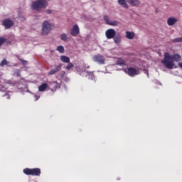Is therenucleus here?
<instances>
[{
    "label": "nucleus",
    "instance_id": "nucleus-10",
    "mask_svg": "<svg viewBox=\"0 0 182 182\" xmlns=\"http://www.w3.org/2000/svg\"><path fill=\"white\" fill-rule=\"evenodd\" d=\"M2 25L4 26L6 29H11V28L14 26V21L9 18H7L3 21Z\"/></svg>",
    "mask_w": 182,
    "mask_h": 182
},
{
    "label": "nucleus",
    "instance_id": "nucleus-8",
    "mask_svg": "<svg viewBox=\"0 0 182 182\" xmlns=\"http://www.w3.org/2000/svg\"><path fill=\"white\" fill-rule=\"evenodd\" d=\"M103 18H104L105 22H106L107 25H109L110 26H119V21H110V19L109 18V16H107V15H105Z\"/></svg>",
    "mask_w": 182,
    "mask_h": 182
},
{
    "label": "nucleus",
    "instance_id": "nucleus-33",
    "mask_svg": "<svg viewBox=\"0 0 182 182\" xmlns=\"http://www.w3.org/2000/svg\"><path fill=\"white\" fill-rule=\"evenodd\" d=\"M7 99H11V97L9 95H7Z\"/></svg>",
    "mask_w": 182,
    "mask_h": 182
},
{
    "label": "nucleus",
    "instance_id": "nucleus-11",
    "mask_svg": "<svg viewBox=\"0 0 182 182\" xmlns=\"http://www.w3.org/2000/svg\"><path fill=\"white\" fill-rule=\"evenodd\" d=\"M79 33H80L79 26H77V24H75L73 26V28L70 30V35H72V36H77Z\"/></svg>",
    "mask_w": 182,
    "mask_h": 182
},
{
    "label": "nucleus",
    "instance_id": "nucleus-28",
    "mask_svg": "<svg viewBox=\"0 0 182 182\" xmlns=\"http://www.w3.org/2000/svg\"><path fill=\"white\" fill-rule=\"evenodd\" d=\"M18 60H20V62H21L22 65H23V66H26V65H28V61L26 60H22L21 58H18Z\"/></svg>",
    "mask_w": 182,
    "mask_h": 182
},
{
    "label": "nucleus",
    "instance_id": "nucleus-25",
    "mask_svg": "<svg viewBox=\"0 0 182 182\" xmlns=\"http://www.w3.org/2000/svg\"><path fill=\"white\" fill-rule=\"evenodd\" d=\"M57 50L60 53H63L65 52V48L63 46H59L57 48Z\"/></svg>",
    "mask_w": 182,
    "mask_h": 182
},
{
    "label": "nucleus",
    "instance_id": "nucleus-18",
    "mask_svg": "<svg viewBox=\"0 0 182 182\" xmlns=\"http://www.w3.org/2000/svg\"><path fill=\"white\" fill-rule=\"evenodd\" d=\"M135 36L134 32L133 31H126V38L127 39H134Z\"/></svg>",
    "mask_w": 182,
    "mask_h": 182
},
{
    "label": "nucleus",
    "instance_id": "nucleus-5",
    "mask_svg": "<svg viewBox=\"0 0 182 182\" xmlns=\"http://www.w3.org/2000/svg\"><path fill=\"white\" fill-rule=\"evenodd\" d=\"M92 60L96 63H98V65H105L106 62V58H105V56L102 55L101 54H97V55H93Z\"/></svg>",
    "mask_w": 182,
    "mask_h": 182
},
{
    "label": "nucleus",
    "instance_id": "nucleus-32",
    "mask_svg": "<svg viewBox=\"0 0 182 182\" xmlns=\"http://www.w3.org/2000/svg\"><path fill=\"white\" fill-rule=\"evenodd\" d=\"M178 66H179V68H182V62H181V63H178Z\"/></svg>",
    "mask_w": 182,
    "mask_h": 182
},
{
    "label": "nucleus",
    "instance_id": "nucleus-22",
    "mask_svg": "<svg viewBox=\"0 0 182 182\" xmlns=\"http://www.w3.org/2000/svg\"><path fill=\"white\" fill-rule=\"evenodd\" d=\"M114 42L115 43H120L122 42V38L120 37V36H117L114 37Z\"/></svg>",
    "mask_w": 182,
    "mask_h": 182
},
{
    "label": "nucleus",
    "instance_id": "nucleus-12",
    "mask_svg": "<svg viewBox=\"0 0 182 182\" xmlns=\"http://www.w3.org/2000/svg\"><path fill=\"white\" fill-rule=\"evenodd\" d=\"M177 22H178V20L176 17H169L167 19V25L168 26H174Z\"/></svg>",
    "mask_w": 182,
    "mask_h": 182
},
{
    "label": "nucleus",
    "instance_id": "nucleus-4",
    "mask_svg": "<svg viewBox=\"0 0 182 182\" xmlns=\"http://www.w3.org/2000/svg\"><path fill=\"white\" fill-rule=\"evenodd\" d=\"M52 31V24L48 21H45L42 25V35H48Z\"/></svg>",
    "mask_w": 182,
    "mask_h": 182
},
{
    "label": "nucleus",
    "instance_id": "nucleus-13",
    "mask_svg": "<svg viewBox=\"0 0 182 182\" xmlns=\"http://www.w3.org/2000/svg\"><path fill=\"white\" fill-rule=\"evenodd\" d=\"M51 92H56L57 89H60V85L58 82H53L50 84V88Z\"/></svg>",
    "mask_w": 182,
    "mask_h": 182
},
{
    "label": "nucleus",
    "instance_id": "nucleus-31",
    "mask_svg": "<svg viewBox=\"0 0 182 182\" xmlns=\"http://www.w3.org/2000/svg\"><path fill=\"white\" fill-rule=\"evenodd\" d=\"M46 12L47 14H48V15H50V14H52V10H50V9H47V10L46 11Z\"/></svg>",
    "mask_w": 182,
    "mask_h": 182
},
{
    "label": "nucleus",
    "instance_id": "nucleus-1",
    "mask_svg": "<svg viewBox=\"0 0 182 182\" xmlns=\"http://www.w3.org/2000/svg\"><path fill=\"white\" fill-rule=\"evenodd\" d=\"M181 56L179 54L170 55L169 53L166 52L161 63L166 69H173L174 68V62H181Z\"/></svg>",
    "mask_w": 182,
    "mask_h": 182
},
{
    "label": "nucleus",
    "instance_id": "nucleus-21",
    "mask_svg": "<svg viewBox=\"0 0 182 182\" xmlns=\"http://www.w3.org/2000/svg\"><path fill=\"white\" fill-rule=\"evenodd\" d=\"M172 43H180L182 42V37H178L171 41Z\"/></svg>",
    "mask_w": 182,
    "mask_h": 182
},
{
    "label": "nucleus",
    "instance_id": "nucleus-27",
    "mask_svg": "<svg viewBox=\"0 0 182 182\" xmlns=\"http://www.w3.org/2000/svg\"><path fill=\"white\" fill-rule=\"evenodd\" d=\"M5 42H6V38H5L4 37H1L0 38V46L1 45H4V43H5Z\"/></svg>",
    "mask_w": 182,
    "mask_h": 182
},
{
    "label": "nucleus",
    "instance_id": "nucleus-30",
    "mask_svg": "<svg viewBox=\"0 0 182 182\" xmlns=\"http://www.w3.org/2000/svg\"><path fill=\"white\" fill-rule=\"evenodd\" d=\"M15 75L17 76V77H21V72L20 71H17Z\"/></svg>",
    "mask_w": 182,
    "mask_h": 182
},
{
    "label": "nucleus",
    "instance_id": "nucleus-9",
    "mask_svg": "<svg viewBox=\"0 0 182 182\" xmlns=\"http://www.w3.org/2000/svg\"><path fill=\"white\" fill-rule=\"evenodd\" d=\"M60 69H62V63H59L58 65H55L53 69L50 70L48 73V75L52 76V75H56V73H58V72L60 71Z\"/></svg>",
    "mask_w": 182,
    "mask_h": 182
},
{
    "label": "nucleus",
    "instance_id": "nucleus-7",
    "mask_svg": "<svg viewBox=\"0 0 182 182\" xmlns=\"http://www.w3.org/2000/svg\"><path fill=\"white\" fill-rule=\"evenodd\" d=\"M107 39H113L116 36V30L113 28L107 29L105 32Z\"/></svg>",
    "mask_w": 182,
    "mask_h": 182
},
{
    "label": "nucleus",
    "instance_id": "nucleus-3",
    "mask_svg": "<svg viewBox=\"0 0 182 182\" xmlns=\"http://www.w3.org/2000/svg\"><path fill=\"white\" fill-rule=\"evenodd\" d=\"M23 173H24V174H26V176H35L38 177L41 176V171L39 168H26L23 170Z\"/></svg>",
    "mask_w": 182,
    "mask_h": 182
},
{
    "label": "nucleus",
    "instance_id": "nucleus-23",
    "mask_svg": "<svg viewBox=\"0 0 182 182\" xmlns=\"http://www.w3.org/2000/svg\"><path fill=\"white\" fill-rule=\"evenodd\" d=\"M8 65H9V62H8L7 60H6V59H3V60L1 61V63H0V66L1 67V68H4V66H8Z\"/></svg>",
    "mask_w": 182,
    "mask_h": 182
},
{
    "label": "nucleus",
    "instance_id": "nucleus-16",
    "mask_svg": "<svg viewBox=\"0 0 182 182\" xmlns=\"http://www.w3.org/2000/svg\"><path fill=\"white\" fill-rule=\"evenodd\" d=\"M118 4L122 6V8H125V9H129V5L126 2V0H118Z\"/></svg>",
    "mask_w": 182,
    "mask_h": 182
},
{
    "label": "nucleus",
    "instance_id": "nucleus-14",
    "mask_svg": "<svg viewBox=\"0 0 182 182\" xmlns=\"http://www.w3.org/2000/svg\"><path fill=\"white\" fill-rule=\"evenodd\" d=\"M47 89H49V86H48V83H42L38 87V92H46Z\"/></svg>",
    "mask_w": 182,
    "mask_h": 182
},
{
    "label": "nucleus",
    "instance_id": "nucleus-24",
    "mask_svg": "<svg viewBox=\"0 0 182 182\" xmlns=\"http://www.w3.org/2000/svg\"><path fill=\"white\" fill-rule=\"evenodd\" d=\"M88 79H90V80H95V79H96V77H95V74H93V73L92 72H89Z\"/></svg>",
    "mask_w": 182,
    "mask_h": 182
},
{
    "label": "nucleus",
    "instance_id": "nucleus-17",
    "mask_svg": "<svg viewBox=\"0 0 182 182\" xmlns=\"http://www.w3.org/2000/svg\"><path fill=\"white\" fill-rule=\"evenodd\" d=\"M60 60L63 63H69L70 62V58L69 57L66 56V55H61L60 57Z\"/></svg>",
    "mask_w": 182,
    "mask_h": 182
},
{
    "label": "nucleus",
    "instance_id": "nucleus-2",
    "mask_svg": "<svg viewBox=\"0 0 182 182\" xmlns=\"http://www.w3.org/2000/svg\"><path fill=\"white\" fill-rule=\"evenodd\" d=\"M48 6V1L37 0L32 3L31 8L38 12H41V9H45Z\"/></svg>",
    "mask_w": 182,
    "mask_h": 182
},
{
    "label": "nucleus",
    "instance_id": "nucleus-6",
    "mask_svg": "<svg viewBox=\"0 0 182 182\" xmlns=\"http://www.w3.org/2000/svg\"><path fill=\"white\" fill-rule=\"evenodd\" d=\"M125 72L131 77H134V76H137V75H139V73H140L139 70H137L133 67L128 68L127 70H125Z\"/></svg>",
    "mask_w": 182,
    "mask_h": 182
},
{
    "label": "nucleus",
    "instance_id": "nucleus-26",
    "mask_svg": "<svg viewBox=\"0 0 182 182\" xmlns=\"http://www.w3.org/2000/svg\"><path fill=\"white\" fill-rule=\"evenodd\" d=\"M73 63H68V64L67 65V66L65 67V69H67V70H70L72 69V68H73Z\"/></svg>",
    "mask_w": 182,
    "mask_h": 182
},
{
    "label": "nucleus",
    "instance_id": "nucleus-19",
    "mask_svg": "<svg viewBox=\"0 0 182 182\" xmlns=\"http://www.w3.org/2000/svg\"><path fill=\"white\" fill-rule=\"evenodd\" d=\"M60 39L61 41H64V42H68V41H69V37H68V34L64 33L61 34Z\"/></svg>",
    "mask_w": 182,
    "mask_h": 182
},
{
    "label": "nucleus",
    "instance_id": "nucleus-15",
    "mask_svg": "<svg viewBox=\"0 0 182 182\" xmlns=\"http://www.w3.org/2000/svg\"><path fill=\"white\" fill-rule=\"evenodd\" d=\"M127 2H128L131 6H139V5H140L139 0H127Z\"/></svg>",
    "mask_w": 182,
    "mask_h": 182
},
{
    "label": "nucleus",
    "instance_id": "nucleus-20",
    "mask_svg": "<svg viewBox=\"0 0 182 182\" xmlns=\"http://www.w3.org/2000/svg\"><path fill=\"white\" fill-rule=\"evenodd\" d=\"M117 65H119V66H124V65H126V62L122 58H118L117 60Z\"/></svg>",
    "mask_w": 182,
    "mask_h": 182
},
{
    "label": "nucleus",
    "instance_id": "nucleus-29",
    "mask_svg": "<svg viewBox=\"0 0 182 182\" xmlns=\"http://www.w3.org/2000/svg\"><path fill=\"white\" fill-rule=\"evenodd\" d=\"M65 75H66V72H65V70L61 71L60 77H62V79H63V77H65Z\"/></svg>",
    "mask_w": 182,
    "mask_h": 182
}]
</instances>
